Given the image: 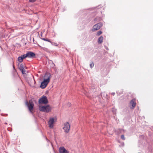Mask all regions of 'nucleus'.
<instances>
[{
  "label": "nucleus",
  "instance_id": "f257e3e1",
  "mask_svg": "<svg viewBox=\"0 0 153 153\" xmlns=\"http://www.w3.org/2000/svg\"><path fill=\"white\" fill-rule=\"evenodd\" d=\"M51 77V74L50 73H46L45 74L44 80L41 84V88L44 89L46 87L50 81Z\"/></svg>",
  "mask_w": 153,
  "mask_h": 153
},
{
  "label": "nucleus",
  "instance_id": "f03ea898",
  "mask_svg": "<svg viewBox=\"0 0 153 153\" xmlns=\"http://www.w3.org/2000/svg\"><path fill=\"white\" fill-rule=\"evenodd\" d=\"M51 109V108L49 105L43 106H40L39 107V110L40 111L46 113H48Z\"/></svg>",
  "mask_w": 153,
  "mask_h": 153
},
{
  "label": "nucleus",
  "instance_id": "7ed1b4c3",
  "mask_svg": "<svg viewBox=\"0 0 153 153\" xmlns=\"http://www.w3.org/2000/svg\"><path fill=\"white\" fill-rule=\"evenodd\" d=\"M57 118L56 117H50L48 122V124L49 126L51 128L53 127V124L56 121Z\"/></svg>",
  "mask_w": 153,
  "mask_h": 153
},
{
  "label": "nucleus",
  "instance_id": "20e7f679",
  "mask_svg": "<svg viewBox=\"0 0 153 153\" xmlns=\"http://www.w3.org/2000/svg\"><path fill=\"white\" fill-rule=\"evenodd\" d=\"M48 102L47 98L46 97L43 96L39 100V104H47Z\"/></svg>",
  "mask_w": 153,
  "mask_h": 153
},
{
  "label": "nucleus",
  "instance_id": "39448f33",
  "mask_svg": "<svg viewBox=\"0 0 153 153\" xmlns=\"http://www.w3.org/2000/svg\"><path fill=\"white\" fill-rule=\"evenodd\" d=\"M70 125L69 123L68 122H66L64 124V127L63 128L65 132L68 133L69 132L70 130Z\"/></svg>",
  "mask_w": 153,
  "mask_h": 153
},
{
  "label": "nucleus",
  "instance_id": "423d86ee",
  "mask_svg": "<svg viewBox=\"0 0 153 153\" xmlns=\"http://www.w3.org/2000/svg\"><path fill=\"white\" fill-rule=\"evenodd\" d=\"M29 102V104L27 102H26V104L28 106V109L30 112L32 113V110L33 109L34 106V104L31 100H30Z\"/></svg>",
  "mask_w": 153,
  "mask_h": 153
},
{
  "label": "nucleus",
  "instance_id": "0eeeda50",
  "mask_svg": "<svg viewBox=\"0 0 153 153\" xmlns=\"http://www.w3.org/2000/svg\"><path fill=\"white\" fill-rule=\"evenodd\" d=\"M102 24L101 23H99L96 24L93 26V28L92 29L93 32L99 29L102 26Z\"/></svg>",
  "mask_w": 153,
  "mask_h": 153
},
{
  "label": "nucleus",
  "instance_id": "6e6552de",
  "mask_svg": "<svg viewBox=\"0 0 153 153\" xmlns=\"http://www.w3.org/2000/svg\"><path fill=\"white\" fill-rule=\"evenodd\" d=\"M27 57L29 58H33L35 57L36 54L35 53L32 52H28L27 53Z\"/></svg>",
  "mask_w": 153,
  "mask_h": 153
},
{
  "label": "nucleus",
  "instance_id": "1a4fd4ad",
  "mask_svg": "<svg viewBox=\"0 0 153 153\" xmlns=\"http://www.w3.org/2000/svg\"><path fill=\"white\" fill-rule=\"evenodd\" d=\"M59 151L60 153H69V152L63 146L59 148Z\"/></svg>",
  "mask_w": 153,
  "mask_h": 153
},
{
  "label": "nucleus",
  "instance_id": "9d476101",
  "mask_svg": "<svg viewBox=\"0 0 153 153\" xmlns=\"http://www.w3.org/2000/svg\"><path fill=\"white\" fill-rule=\"evenodd\" d=\"M130 105H131L132 107H131V108L133 109L136 105L135 100V99H132L130 102Z\"/></svg>",
  "mask_w": 153,
  "mask_h": 153
},
{
  "label": "nucleus",
  "instance_id": "9b49d317",
  "mask_svg": "<svg viewBox=\"0 0 153 153\" xmlns=\"http://www.w3.org/2000/svg\"><path fill=\"white\" fill-rule=\"evenodd\" d=\"M103 42V37L101 36L98 39V42L99 44H101Z\"/></svg>",
  "mask_w": 153,
  "mask_h": 153
},
{
  "label": "nucleus",
  "instance_id": "f8f14e48",
  "mask_svg": "<svg viewBox=\"0 0 153 153\" xmlns=\"http://www.w3.org/2000/svg\"><path fill=\"white\" fill-rule=\"evenodd\" d=\"M24 65L23 63L21 64L19 66V68L20 70L24 69Z\"/></svg>",
  "mask_w": 153,
  "mask_h": 153
},
{
  "label": "nucleus",
  "instance_id": "ddd939ff",
  "mask_svg": "<svg viewBox=\"0 0 153 153\" xmlns=\"http://www.w3.org/2000/svg\"><path fill=\"white\" fill-rule=\"evenodd\" d=\"M23 59L21 56L19 57L18 58V61L19 62H22L23 61Z\"/></svg>",
  "mask_w": 153,
  "mask_h": 153
},
{
  "label": "nucleus",
  "instance_id": "4468645a",
  "mask_svg": "<svg viewBox=\"0 0 153 153\" xmlns=\"http://www.w3.org/2000/svg\"><path fill=\"white\" fill-rule=\"evenodd\" d=\"M27 53L25 54H23L21 56L22 58L23 59H25L26 58V57H27Z\"/></svg>",
  "mask_w": 153,
  "mask_h": 153
},
{
  "label": "nucleus",
  "instance_id": "2eb2a0df",
  "mask_svg": "<svg viewBox=\"0 0 153 153\" xmlns=\"http://www.w3.org/2000/svg\"><path fill=\"white\" fill-rule=\"evenodd\" d=\"M41 39L42 40H43L46 41L48 42H50V43L51 42V41L49 39H45V38H42Z\"/></svg>",
  "mask_w": 153,
  "mask_h": 153
},
{
  "label": "nucleus",
  "instance_id": "dca6fc26",
  "mask_svg": "<svg viewBox=\"0 0 153 153\" xmlns=\"http://www.w3.org/2000/svg\"><path fill=\"white\" fill-rule=\"evenodd\" d=\"M20 70L22 72V74H26V73H25V72H26L25 71L24 69H21Z\"/></svg>",
  "mask_w": 153,
  "mask_h": 153
},
{
  "label": "nucleus",
  "instance_id": "f3484780",
  "mask_svg": "<svg viewBox=\"0 0 153 153\" xmlns=\"http://www.w3.org/2000/svg\"><path fill=\"white\" fill-rule=\"evenodd\" d=\"M102 33V32L101 31H99L97 33V35L99 36L100 34H101Z\"/></svg>",
  "mask_w": 153,
  "mask_h": 153
},
{
  "label": "nucleus",
  "instance_id": "a211bd4d",
  "mask_svg": "<svg viewBox=\"0 0 153 153\" xmlns=\"http://www.w3.org/2000/svg\"><path fill=\"white\" fill-rule=\"evenodd\" d=\"M51 43L52 44V45H55V46H58L57 44L56 43L53 42H51Z\"/></svg>",
  "mask_w": 153,
  "mask_h": 153
},
{
  "label": "nucleus",
  "instance_id": "6ab92c4d",
  "mask_svg": "<svg viewBox=\"0 0 153 153\" xmlns=\"http://www.w3.org/2000/svg\"><path fill=\"white\" fill-rule=\"evenodd\" d=\"M121 138L123 140H125V138L123 135H122L121 136Z\"/></svg>",
  "mask_w": 153,
  "mask_h": 153
},
{
  "label": "nucleus",
  "instance_id": "aec40b11",
  "mask_svg": "<svg viewBox=\"0 0 153 153\" xmlns=\"http://www.w3.org/2000/svg\"><path fill=\"white\" fill-rule=\"evenodd\" d=\"M90 66L91 68H92L94 66V64L93 63H91L90 64Z\"/></svg>",
  "mask_w": 153,
  "mask_h": 153
},
{
  "label": "nucleus",
  "instance_id": "412c9836",
  "mask_svg": "<svg viewBox=\"0 0 153 153\" xmlns=\"http://www.w3.org/2000/svg\"><path fill=\"white\" fill-rule=\"evenodd\" d=\"M29 1L31 2H35L36 0H29Z\"/></svg>",
  "mask_w": 153,
  "mask_h": 153
},
{
  "label": "nucleus",
  "instance_id": "4be33fe9",
  "mask_svg": "<svg viewBox=\"0 0 153 153\" xmlns=\"http://www.w3.org/2000/svg\"><path fill=\"white\" fill-rule=\"evenodd\" d=\"M71 104L69 102L68 103V104H67V106L68 107H70L71 106Z\"/></svg>",
  "mask_w": 153,
  "mask_h": 153
},
{
  "label": "nucleus",
  "instance_id": "5701e85b",
  "mask_svg": "<svg viewBox=\"0 0 153 153\" xmlns=\"http://www.w3.org/2000/svg\"><path fill=\"white\" fill-rule=\"evenodd\" d=\"M112 111L115 114H116V111L115 110H114V108H113Z\"/></svg>",
  "mask_w": 153,
  "mask_h": 153
},
{
  "label": "nucleus",
  "instance_id": "b1692460",
  "mask_svg": "<svg viewBox=\"0 0 153 153\" xmlns=\"http://www.w3.org/2000/svg\"><path fill=\"white\" fill-rule=\"evenodd\" d=\"M115 93L114 92H112L111 93V95H113V96H114L115 94Z\"/></svg>",
  "mask_w": 153,
  "mask_h": 153
},
{
  "label": "nucleus",
  "instance_id": "393cba45",
  "mask_svg": "<svg viewBox=\"0 0 153 153\" xmlns=\"http://www.w3.org/2000/svg\"><path fill=\"white\" fill-rule=\"evenodd\" d=\"M13 68L14 69H15L14 66L13 65Z\"/></svg>",
  "mask_w": 153,
  "mask_h": 153
},
{
  "label": "nucleus",
  "instance_id": "a878e982",
  "mask_svg": "<svg viewBox=\"0 0 153 153\" xmlns=\"http://www.w3.org/2000/svg\"><path fill=\"white\" fill-rule=\"evenodd\" d=\"M96 19H95V21H96V19Z\"/></svg>",
  "mask_w": 153,
  "mask_h": 153
},
{
  "label": "nucleus",
  "instance_id": "bb28decb",
  "mask_svg": "<svg viewBox=\"0 0 153 153\" xmlns=\"http://www.w3.org/2000/svg\"><path fill=\"white\" fill-rule=\"evenodd\" d=\"M106 49L107 50H108V48H106Z\"/></svg>",
  "mask_w": 153,
  "mask_h": 153
},
{
  "label": "nucleus",
  "instance_id": "cd10ccee",
  "mask_svg": "<svg viewBox=\"0 0 153 153\" xmlns=\"http://www.w3.org/2000/svg\"><path fill=\"white\" fill-rule=\"evenodd\" d=\"M53 65L54 66L55 65L53 63Z\"/></svg>",
  "mask_w": 153,
  "mask_h": 153
},
{
  "label": "nucleus",
  "instance_id": "c85d7f7f",
  "mask_svg": "<svg viewBox=\"0 0 153 153\" xmlns=\"http://www.w3.org/2000/svg\"><path fill=\"white\" fill-rule=\"evenodd\" d=\"M141 153L139 152V153Z\"/></svg>",
  "mask_w": 153,
  "mask_h": 153
}]
</instances>
